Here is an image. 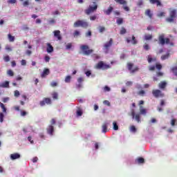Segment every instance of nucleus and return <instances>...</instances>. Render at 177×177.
Masks as SVG:
<instances>
[{
	"label": "nucleus",
	"instance_id": "obj_1",
	"mask_svg": "<svg viewBox=\"0 0 177 177\" xmlns=\"http://www.w3.org/2000/svg\"><path fill=\"white\" fill-rule=\"evenodd\" d=\"M158 42L160 45L164 46L165 44L167 45L169 44L171 46H174V42H171L169 38H165V35L161 34L158 36Z\"/></svg>",
	"mask_w": 177,
	"mask_h": 177
},
{
	"label": "nucleus",
	"instance_id": "obj_2",
	"mask_svg": "<svg viewBox=\"0 0 177 177\" xmlns=\"http://www.w3.org/2000/svg\"><path fill=\"white\" fill-rule=\"evenodd\" d=\"M93 6H88V7L84 10V13L89 16V15H92V13H95L97 10V3L96 1L93 2Z\"/></svg>",
	"mask_w": 177,
	"mask_h": 177
},
{
	"label": "nucleus",
	"instance_id": "obj_3",
	"mask_svg": "<svg viewBox=\"0 0 177 177\" xmlns=\"http://www.w3.org/2000/svg\"><path fill=\"white\" fill-rule=\"evenodd\" d=\"M177 17L176 9H173L169 11V17H167L165 21L167 23H175V19Z\"/></svg>",
	"mask_w": 177,
	"mask_h": 177
},
{
	"label": "nucleus",
	"instance_id": "obj_4",
	"mask_svg": "<svg viewBox=\"0 0 177 177\" xmlns=\"http://www.w3.org/2000/svg\"><path fill=\"white\" fill-rule=\"evenodd\" d=\"M89 24L85 20H77L73 24V27H82V28H88Z\"/></svg>",
	"mask_w": 177,
	"mask_h": 177
},
{
	"label": "nucleus",
	"instance_id": "obj_5",
	"mask_svg": "<svg viewBox=\"0 0 177 177\" xmlns=\"http://www.w3.org/2000/svg\"><path fill=\"white\" fill-rule=\"evenodd\" d=\"M95 68L97 70H109L110 66L107 64H104L103 61H100L96 65Z\"/></svg>",
	"mask_w": 177,
	"mask_h": 177
},
{
	"label": "nucleus",
	"instance_id": "obj_6",
	"mask_svg": "<svg viewBox=\"0 0 177 177\" xmlns=\"http://www.w3.org/2000/svg\"><path fill=\"white\" fill-rule=\"evenodd\" d=\"M80 49L82 50L84 55H86V56H89V55L93 53V50H89V46L86 45H82L80 46Z\"/></svg>",
	"mask_w": 177,
	"mask_h": 177
},
{
	"label": "nucleus",
	"instance_id": "obj_7",
	"mask_svg": "<svg viewBox=\"0 0 177 177\" xmlns=\"http://www.w3.org/2000/svg\"><path fill=\"white\" fill-rule=\"evenodd\" d=\"M152 95L154 96L156 99H158V97H164L165 96V94L161 91V90L159 89H153L152 91Z\"/></svg>",
	"mask_w": 177,
	"mask_h": 177
},
{
	"label": "nucleus",
	"instance_id": "obj_8",
	"mask_svg": "<svg viewBox=\"0 0 177 177\" xmlns=\"http://www.w3.org/2000/svg\"><path fill=\"white\" fill-rule=\"evenodd\" d=\"M156 68L158 70V71H160L162 68V65L160 64V62H157L155 66L152 65L149 66V71H156Z\"/></svg>",
	"mask_w": 177,
	"mask_h": 177
},
{
	"label": "nucleus",
	"instance_id": "obj_9",
	"mask_svg": "<svg viewBox=\"0 0 177 177\" xmlns=\"http://www.w3.org/2000/svg\"><path fill=\"white\" fill-rule=\"evenodd\" d=\"M133 64L131 63V62H128L127 63V68L129 70V71H130L131 73V74H133L135 73H136L137 71H139V67L136 66L133 68Z\"/></svg>",
	"mask_w": 177,
	"mask_h": 177
},
{
	"label": "nucleus",
	"instance_id": "obj_10",
	"mask_svg": "<svg viewBox=\"0 0 177 177\" xmlns=\"http://www.w3.org/2000/svg\"><path fill=\"white\" fill-rule=\"evenodd\" d=\"M41 107H44L45 104H52V100L49 97H45L43 100L39 102Z\"/></svg>",
	"mask_w": 177,
	"mask_h": 177
},
{
	"label": "nucleus",
	"instance_id": "obj_11",
	"mask_svg": "<svg viewBox=\"0 0 177 177\" xmlns=\"http://www.w3.org/2000/svg\"><path fill=\"white\" fill-rule=\"evenodd\" d=\"M111 45H113V39H110L109 42H106L104 45V50L105 53H109V50L110 49Z\"/></svg>",
	"mask_w": 177,
	"mask_h": 177
},
{
	"label": "nucleus",
	"instance_id": "obj_12",
	"mask_svg": "<svg viewBox=\"0 0 177 177\" xmlns=\"http://www.w3.org/2000/svg\"><path fill=\"white\" fill-rule=\"evenodd\" d=\"M130 115H131L133 119L135 118L137 122H140V114L138 113L136 115L134 109H131Z\"/></svg>",
	"mask_w": 177,
	"mask_h": 177
},
{
	"label": "nucleus",
	"instance_id": "obj_13",
	"mask_svg": "<svg viewBox=\"0 0 177 177\" xmlns=\"http://www.w3.org/2000/svg\"><path fill=\"white\" fill-rule=\"evenodd\" d=\"M126 41L127 44H131V42L133 45H136V44H138V40L136 39L134 35L132 36L131 40V37H127Z\"/></svg>",
	"mask_w": 177,
	"mask_h": 177
},
{
	"label": "nucleus",
	"instance_id": "obj_14",
	"mask_svg": "<svg viewBox=\"0 0 177 177\" xmlns=\"http://www.w3.org/2000/svg\"><path fill=\"white\" fill-rule=\"evenodd\" d=\"M47 133L50 135V136H53V132H55V127L53 125H49L47 129Z\"/></svg>",
	"mask_w": 177,
	"mask_h": 177
},
{
	"label": "nucleus",
	"instance_id": "obj_15",
	"mask_svg": "<svg viewBox=\"0 0 177 177\" xmlns=\"http://www.w3.org/2000/svg\"><path fill=\"white\" fill-rule=\"evenodd\" d=\"M163 76H164V73L158 71V72H156V76L153 77V81L157 82L158 81V77H163Z\"/></svg>",
	"mask_w": 177,
	"mask_h": 177
},
{
	"label": "nucleus",
	"instance_id": "obj_16",
	"mask_svg": "<svg viewBox=\"0 0 177 177\" xmlns=\"http://www.w3.org/2000/svg\"><path fill=\"white\" fill-rule=\"evenodd\" d=\"M53 34L54 37L57 38L58 41H62V35H60V30H54Z\"/></svg>",
	"mask_w": 177,
	"mask_h": 177
},
{
	"label": "nucleus",
	"instance_id": "obj_17",
	"mask_svg": "<svg viewBox=\"0 0 177 177\" xmlns=\"http://www.w3.org/2000/svg\"><path fill=\"white\" fill-rule=\"evenodd\" d=\"M113 10H114V8H113V6H110L107 10H104V13H105V15H107L108 16H110V15H111V12H113Z\"/></svg>",
	"mask_w": 177,
	"mask_h": 177
},
{
	"label": "nucleus",
	"instance_id": "obj_18",
	"mask_svg": "<svg viewBox=\"0 0 177 177\" xmlns=\"http://www.w3.org/2000/svg\"><path fill=\"white\" fill-rule=\"evenodd\" d=\"M50 71L48 68H45L41 75V78H45L46 75H49Z\"/></svg>",
	"mask_w": 177,
	"mask_h": 177
},
{
	"label": "nucleus",
	"instance_id": "obj_19",
	"mask_svg": "<svg viewBox=\"0 0 177 177\" xmlns=\"http://www.w3.org/2000/svg\"><path fill=\"white\" fill-rule=\"evenodd\" d=\"M46 51L47 53H52L53 52V46L50 45V43H47Z\"/></svg>",
	"mask_w": 177,
	"mask_h": 177
},
{
	"label": "nucleus",
	"instance_id": "obj_20",
	"mask_svg": "<svg viewBox=\"0 0 177 177\" xmlns=\"http://www.w3.org/2000/svg\"><path fill=\"white\" fill-rule=\"evenodd\" d=\"M150 3H152V5H154L156 3V6H162V4H161V1L160 0H149Z\"/></svg>",
	"mask_w": 177,
	"mask_h": 177
},
{
	"label": "nucleus",
	"instance_id": "obj_21",
	"mask_svg": "<svg viewBox=\"0 0 177 177\" xmlns=\"http://www.w3.org/2000/svg\"><path fill=\"white\" fill-rule=\"evenodd\" d=\"M158 87L160 88V89H165V88H167V82L165 81L160 82L158 84Z\"/></svg>",
	"mask_w": 177,
	"mask_h": 177
},
{
	"label": "nucleus",
	"instance_id": "obj_22",
	"mask_svg": "<svg viewBox=\"0 0 177 177\" xmlns=\"http://www.w3.org/2000/svg\"><path fill=\"white\" fill-rule=\"evenodd\" d=\"M10 158L12 160H17V159L20 158V154L17 153H12L10 155Z\"/></svg>",
	"mask_w": 177,
	"mask_h": 177
},
{
	"label": "nucleus",
	"instance_id": "obj_23",
	"mask_svg": "<svg viewBox=\"0 0 177 177\" xmlns=\"http://www.w3.org/2000/svg\"><path fill=\"white\" fill-rule=\"evenodd\" d=\"M145 15V16H148L149 19H153V13H151V10L150 9L146 10Z\"/></svg>",
	"mask_w": 177,
	"mask_h": 177
},
{
	"label": "nucleus",
	"instance_id": "obj_24",
	"mask_svg": "<svg viewBox=\"0 0 177 177\" xmlns=\"http://www.w3.org/2000/svg\"><path fill=\"white\" fill-rule=\"evenodd\" d=\"M147 62L150 64L151 62H157V58L156 57H151V55H149L147 56Z\"/></svg>",
	"mask_w": 177,
	"mask_h": 177
},
{
	"label": "nucleus",
	"instance_id": "obj_25",
	"mask_svg": "<svg viewBox=\"0 0 177 177\" xmlns=\"http://www.w3.org/2000/svg\"><path fill=\"white\" fill-rule=\"evenodd\" d=\"M0 88H9V82L6 81L0 84Z\"/></svg>",
	"mask_w": 177,
	"mask_h": 177
},
{
	"label": "nucleus",
	"instance_id": "obj_26",
	"mask_svg": "<svg viewBox=\"0 0 177 177\" xmlns=\"http://www.w3.org/2000/svg\"><path fill=\"white\" fill-rule=\"evenodd\" d=\"M116 3H119L120 5H127V1L125 0H115Z\"/></svg>",
	"mask_w": 177,
	"mask_h": 177
},
{
	"label": "nucleus",
	"instance_id": "obj_27",
	"mask_svg": "<svg viewBox=\"0 0 177 177\" xmlns=\"http://www.w3.org/2000/svg\"><path fill=\"white\" fill-rule=\"evenodd\" d=\"M102 128V132L104 133H106V132H107V123H103Z\"/></svg>",
	"mask_w": 177,
	"mask_h": 177
},
{
	"label": "nucleus",
	"instance_id": "obj_28",
	"mask_svg": "<svg viewBox=\"0 0 177 177\" xmlns=\"http://www.w3.org/2000/svg\"><path fill=\"white\" fill-rule=\"evenodd\" d=\"M136 161L138 164H145V158L142 157L137 158Z\"/></svg>",
	"mask_w": 177,
	"mask_h": 177
},
{
	"label": "nucleus",
	"instance_id": "obj_29",
	"mask_svg": "<svg viewBox=\"0 0 177 177\" xmlns=\"http://www.w3.org/2000/svg\"><path fill=\"white\" fill-rule=\"evenodd\" d=\"M116 23L118 26H121L124 23V19L122 18H118L116 20Z\"/></svg>",
	"mask_w": 177,
	"mask_h": 177
},
{
	"label": "nucleus",
	"instance_id": "obj_30",
	"mask_svg": "<svg viewBox=\"0 0 177 177\" xmlns=\"http://www.w3.org/2000/svg\"><path fill=\"white\" fill-rule=\"evenodd\" d=\"M8 41L10 42H15V36H12V35L8 34Z\"/></svg>",
	"mask_w": 177,
	"mask_h": 177
},
{
	"label": "nucleus",
	"instance_id": "obj_31",
	"mask_svg": "<svg viewBox=\"0 0 177 177\" xmlns=\"http://www.w3.org/2000/svg\"><path fill=\"white\" fill-rule=\"evenodd\" d=\"M153 39V35H145V41H150V39Z\"/></svg>",
	"mask_w": 177,
	"mask_h": 177
},
{
	"label": "nucleus",
	"instance_id": "obj_32",
	"mask_svg": "<svg viewBox=\"0 0 177 177\" xmlns=\"http://www.w3.org/2000/svg\"><path fill=\"white\" fill-rule=\"evenodd\" d=\"M65 82L66 84H70V82H71V76L67 75L65 78Z\"/></svg>",
	"mask_w": 177,
	"mask_h": 177
},
{
	"label": "nucleus",
	"instance_id": "obj_33",
	"mask_svg": "<svg viewBox=\"0 0 177 177\" xmlns=\"http://www.w3.org/2000/svg\"><path fill=\"white\" fill-rule=\"evenodd\" d=\"M124 34H127V29H125V28H124V27H122L120 32V35H124Z\"/></svg>",
	"mask_w": 177,
	"mask_h": 177
},
{
	"label": "nucleus",
	"instance_id": "obj_34",
	"mask_svg": "<svg viewBox=\"0 0 177 177\" xmlns=\"http://www.w3.org/2000/svg\"><path fill=\"white\" fill-rule=\"evenodd\" d=\"M52 96H53V99H54V100H57V99H58V94H57V93H53V94H52Z\"/></svg>",
	"mask_w": 177,
	"mask_h": 177
},
{
	"label": "nucleus",
	"instance_id": "obj_35",
	"mask_svg": "<svg viewBox=\"0 0 177 177\" xmlns=\"http://www.w3.org/2000/svg\"><path fill=\"white\" fill-rule=\"evenodd\" d=\"M171 71L174 74V75L177 76V66L171 68Z\"/></svg>",
	"mask_w": 177,
	"mask_h": 177
},
{
	"label": "nucleus",
	"instance_id": "obj_36",
	"mask_svg": "<svg viewBox=\"0 0 177 177\" xmlns=\"http://www.w3.org/2000/svg\"><path fill=\"white\" fill-rule=\"evenodd\" d=\"M158 17H165V12H160L157 14Z\"/></svg>",
	"mask_w": 177,
	"mask_h": 177
},
{
	"label": "nucleus",
	"instance_id": "obj_37",
	"mask_svg": "<svg viewBox=\"0 0 177 177\" xmlns=\"http://www.w3.org/2000/svg\"><path fill=\"white\" fill-rule=\"evenodd\" d=\"M77 117H81L82 115V111L81 109H78L76 111Z\"/></svg>",
	"mask_w": 177,
	"mask_h": 177
},
{
	"label": "nucleus",
	"instance_id": "obj_38",
	"mask_svg": "<svg viewBox=\"0 0 177 177\" xmlns=\"http://www.w3.org/2000/svg\"><path fill=\"white\" fill-rule=\"evenodd\" d=\"M3 60L6 63H8V62H10V57H9V55L4 56L3 57Z\"/></svg>",
	"mask_w": 177,
	"mask_h": 177
},
{
	"label": "nucleus",
	"instance_id": "obj_39",
	"mask_svg": "<svg viewBox=\"0 0 177 177\" xmlns=\"http://www.w3.org/2000/svg\"><path fill=\"white\" fill-rule=\"evenodd\" d=\"M168 57H169V54L163 55L161 56V60H166Z\"/></svg>",
	"mask_w": 177,
	"mask_h": 177
},
{
	"label": "nucleus",
	"instance_id": "obj_40",
	"mask_svg": "<svg viewBox=\"0 0 177 177\" xmlns=\"http://www.w3.org/2000/svg\"><path fill=\"white\" fill-rule=\"evenodd\" d=\"M113 125L114 131H118V125L117 124V122H113Z\"/></svg>",
	"mask_w": 177,
	"mask_h": 177
},
{
	"label": "nucleus",
	"instance_id": "obj_41",
	"mask_svg": "<svg viewBox=\"0 0 177 177\" xmlns=\"http://www.w3.org/2000/svg\"><path fill=\"white\" fill-rule=\"evenodd\" d=\"M0 106L2 109L3 113H6V108L5 107V105L2 102H0Z\"/></svg>",
	"mask_w": 177,
	"mask_h": 177
},
{
	"label": "nucleus",
	"instance_id": "obj_42",
	"mask_svg": "<svg viewBox=\"0 0 177 177\" xmlns=\"http://www.w3.org/2000/svg\"><path fill=\"white\" fill-rule=\"evenodd\" d=\"M140 114H146V109H143V106H140Z\"/></svg>",
	"mask_w": 177,
	"mask_h": 177
},
{
	"label": "nucleus",
	"instance_id": "obj_43",
	"mask_svg": "<svg viewBox=\"0 0 177 177\" xmlns=\"http://www.w3.org/2000/svg\"><path fill=\"white\" fill-rule=\"evenodd\" d=\"M104 31H106V28L104 26H99V32H104Z\"/></svg>",
	"mask_w": 177,
	"mask_h": 177
},
{
	"label": "nucleus",
	"instance_id": "obj_44",
	"mask_svg": "<svg viewBox=\"0 0 177 177\" xmlns=\"http://www.w3.org/2000/svg\"><path fill=\"white\" fill-rule=\"evenodd\" d=\"M7 74L10 75V77H13L15 75V73H13V71L12 70H8L7 72Z\"/></svg>",
	"mask_w": 177,
	"mask_h": 177
},
{
	"label": "nucleus",
	"instance_id": "obj_45",
	"mask_svg": "<svg viewBox=\"0 0 177 177\" xmlns=\"http://www.w3.org/2000/svg\"><path fill=\"white\" fill-rule=\"evenodd\" d=\"M110 91H111V89L110 87H109V86H105L104 87V92H110Z\"/></svg>",
	"mask_w": 177,
	"mask_h": 177
},
{
	"label": "nucleus",
	"instance_id": "obj_46",
	"mask_svg": "<svg viewBox=\"0 0 177 177\" xmlns=\"http://www.w3.org/2000/svg\"><path fill=\"white\" fill-rule=\"evenodd\" d=\"M14 95L15 97H19V96H20V92L17 90L15 91Z\"/></svg>",
	"mask_w": 177,
	"mask_h": 177
},
{
	"label": "nucleus",
	"instance_id": "obj_47",
	"mask_svg": "<svg viewBox=\"0 0 177 177\" xmlns=\"http://www.w3.org/2000/svg\"><path fill=\"white\" fill-rule=\"evenodd\" d=\"M71 48H73V44H71V43H68V44L66 46V50L71 49Z\"/></svg>",
	"mask_w": 177,
	"mask_h": 177
},
{
	"label": "nucleus",
	"instance_id": "obj_48",
	"mask_svg": "<svg viewBox=\"0 0 177 177\" xmlns=\"http://www.w3.org/2000/svg\"><path fill=\"white\" fill-rule=\"evenodd\" d=\"M103 104H105L106 106H111V104H110V101L109 100H104Z\"/></svg>",
	"mask_w": 177,
	"mask_h": 177
},
{
	"label": "nucleus",
	"instance_id": "obj_49",
	"mask_svg": "<svg viewBox=\"0 0 177 177\" xmlns=\"http://www.w3.org/2000/svg\"><path fill=\"white\" fill-rule=\"evenodd\" d=\"M44 60H45L46 63H49V60H50V57H49L48 55L45 56Z\"/></svg>",
	"mask_w": 177,
	"mask_h": 177
},
{
	"label": "nucleus",
	"instance_id": "obj_50",
	"mask_svg": "<svg viewBox=\"0 0 177 177\" xmlns=\"http://www.w3.org/2000/svg\"><path fill=\"white\" fill-rule=\"evenodd\" d=\"M5 117V115H3V113H0V122H3V118Z\"/></svg>",
	"mask_w": 177,
	"mask_h": 177
},
{
	"label": "nucleus",
	"instance_id": "obj_51",
	"mask_svg": "<svg viewBox=\"0 0 177 177\" xmlns=\"http://www.w3.org/2000/svg\"><path fill=\"white\" fill-rule=\"evenodd\" d=\"M86 37H88L89 38H91V37H92V32L91 30H88L86 33Z\"/></svg>",
	"mask_w": 177,
	"mask_h": 177
},
{
	"label": "nucleus",
	"instance_id": "obj_52",
	"mask_svg": "<svg viewBox=\"0 0 177 177\" xmlns=\"http://www.w3.org/2000/svg\"><path fill=\"white\" fill-rule=\"evenodd\" d=\"M143 48H144L145 50H149L150 49V46H149V44L144 45Z\"/></svg>",
	"mask_w": 177,
	"mask_h": 177
},
{
	"label": "nucleus",
	"instance_id": "obj_53",
	"mask_svg": "<svg viewBox=\"0 0 177 177\" xmlns=\"http://www.w3.org/2000/svg\"><path fill=\"white\" fill-rule=\"evenodd\" d=\"M145 91L141 90V91H140L138 93V95H140V96H144V95H145Z\"/></svg>",
	"mask_w": 177,
	"mask_h": 177
},
{
	"label": "nucleus",
	"instance_id": "obj_54",
	"mask_svg": "<svg viewBox=\"0 0 177 177\" xmlns=\"http://www.w3.org/2000/svg\"><path fill=\"white\" fill-rule=\"evenodd\" d=\"M130 131H131V132H136V127H135V126H131V127H130Z\"/></svg>",
	"mask_w": 177,
	"mask_h": 177
},
{
	"label": "nucleus",
	"instance_id": "obj_55",
	"mask_svg": "<svg viewBox=\"0 0 177 177\" xmlns=\"http://www.w3.org/2000/svg\"><path fill=\"white\" fill-rule=\"evenodd\" d=\"M142 5H143V0H138V1L137 2V6H142Z\"/></svg>",
	"mask_w": 177,
	"mask_h": 177
},
{
	"label": "nucleus",
	"instance_id": "obj_56",
	"mask_svg": "<svg viewBox=\"0 0 177 177\" xmlns=\"http://www.w3.org/2000/svg\"><path fill=\"white\" fill-rule=\"evenodd\" d=\"M80 31L78 30H75L74 33H73V36L74 37H78V35H80Z\"/></svg>",
	"mask_w": 177,
	"mask_h": 177
},
{
	"label": "nucleus",
	"instance_id": "obj_57",
	"mask_svg": "<svg viewBox=\"0 0 177 177\" xmlns=\"http://www.w3.org/2000/svg\"><path fill=\"white\" fill-rule=\"evenodd\" d=\"M50 86H53V88H55V86H57V82H52L50 83Z\"/></svg>",
	"mask_w": 177,
	"mask_h": 177
},
{
	"label": "nucleus",
	"instance_id": "obj_58",
	"mask_svg": "<svg viewBox=\"0 0 177 177\" xmlns=\"http://www.w3.org/2000/svg\"><path fill=\"white\" fill-rule=\"evenodd\" d=\"M175 122H176V119H172L171 121V127H175Z\"/></svg>",
	"mask_w": 177,
	"mask_h": 177
},
{
	"label": "nucleus",
	"instance_id": "obj_59",
	"mask_svg": "<svg viewBox=\"0 0 177 177\" xmlns=\"http://www.w3.org/2000/svg\"><path fill=\"white\" fill-rule=\"evenodd\" d=\"M27 112L26 111H21V117H26Z\"/></svg>",
	"mask_w": 177,
	"mask_h": 177
},
{
	"label": "nucleus",
	"instance_id": "obj_60",
	"mask_svg": "<svg viewBox=\"0 0 177 177\" xmlns=\"http://www.w3.org/2000/svg\"><path fill=\"white\" fill-rule=\"evenodd\" d=\"M49 24H55L56 23V21L54 19H51L48 21Z\"/></svg>",
	"mask_w": 177,
	"mask_h": 177
},
{
	"label": "nucleus",
	"instance_id": "obj_61",
	"mask_svg": "<svg viewBox=\"0 0 177 177\" xmlns=\"http://www.w3.org/2000/svg\"><path fill=\"white\" fill-rule=\"evenodd\" d=\"M50 125H55V124H56V120L55 118H53L51 120H50Z\"/></svg>",
	"mask_w": 177,
	"mask_h": 177
},
{
	"label": "nucleus",
	"instance_id": "obj_62",
	"mask_svg": "<svg viewBox=\"0 0 177 177\" xmlns=\"http://www.w3.org/2000/svg\"><path fill=\"white\" fill-rule=\"evenodd\" d=\"M16 2H17V0H8V3L13 4V3H16Z\"/></svg>",
	"mask_w": 177,
	"mask_h": 177
},
{
	"label": "nucleus",
	"instance_id": "obj_63",
	"mask_svg": "<svg viewBox=\"0 0 177 177\" xmlns=\"http://www.w3.org/2000/svg\"><path fill=\"white\" fill-rule=\"evenodd\" d=\"M132 84H133V82L129 81L126 82V86H131Z\"/></svg>",
	"mask_w": 177,
	"mask_h": 177
},
{
	"label": "nucleus",
	"instance_id": "obj_64",
	"mask_svg": "<svg viewBox=\"0 0 177 177\" xmlns=\"http://www.w3.org/2000/svg\"><path fill=\"white\" fill-rule=\"evenodd\" d=\"M93 57L96 59V60L100 59V56H99L97 54H93Z\"/></svg>",
	"mask_w": 177,
	"mask_h": 177
}]
</instances>
